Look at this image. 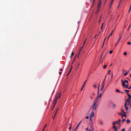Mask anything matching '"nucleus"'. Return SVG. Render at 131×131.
Segmentation results:
<instances>
[{
  "instance_id": "nucleus-9",
  "label": "nucleus",
  "mask_w": 131,
  "mask_h": 131,
  "mask_svg": "<svg viewBox=\"0 0 131 131\" xmlns=\"http://www.w3.org/2000/svg\"><path fill=\"white\" fill-rule=\"evenodd\" d=\"M94 116V113L93 112H92L91 114L90 115V118L91 119V118Z\"/></svg>"
},
{
  "instance_id": "nucleus-36",
  "label": "nucleus",
  "mask_w": 131,
  "mask_h": 131,
  "mask_svg": "<svg viewBox=\"0 0 131 131\" xmlns=\"http://www.w3.org/2000/svg\"><path fill=\"white\" fill-rule=\"evenodd\" d=\"M84 85H83L82 86V88H81V91H82L83 89V87H84Z\"/></svg>"
},
{
  "instance_id": "nucleus-64",
  "label": "nucleus",
  "mask_w": 131,
  "mask_h": 131,
  "mask_svg": "<svg viewBox=\"0 0 131 131\" xmlns=\"http://www.w3.org/2000/svg\"><path fill=\"white\" fill-rule=\"evenodd\" d=\"M129 108H130L131 107V104H130V105H129Z\"/></svg>"
},
{
  "instance_id": "nucleus-54",
  "label": "nucleus",
  "mask_w": 131,
  "mask_h": 131,
  "mask_svg": "<svg viewBox=\"0 0 131 131\" xmlns=\"http://www.w3.org/2000/svg\"><path fill=\"white\" fill-rule=\"evenodd\" d=\"M94 4H93V3L92 4V5L91 6V7H92L93 6V5H94Z\"/></svg>"
},
{
  "instance_id": "nucleus-41",
  "label": "nucleus",
  "mask_w": 131,
  "mask_h": 131,
  "mask_svg": "<svg viewBox=\"0 0 131 131\" xmlns=\"http://www.w3.org/2000/svg\"><path fill=\"white\" fill-rule=\"evenodd\" d=\"M111 70H109L108 72V74H110Z\"/></svg>"
},
{
  "instance_id": "nucleus-57",
  "label": "nucleus",
  "mask_w": 131,
  "mask_h": 131,
  "mask_svg": "<svg viewBox=\"0 0 131 131\" xmlns=\"http://www.w3.org/2000/svg\"><path fill=\"white\" fill-rule=\"evenodd\" d=\"M131 9V8H130V9H129V10L128 11V13H129L130 12V10Z\"/></svg>"
},
{
  "instance_id": "nucleus-46",
  "label": "nucleus",
  "mask_w": 131,
  "mask_h": 131,
  "mask_svg": "<svg viewBox=\"0 0 131 131\" xmlns=\"http://www.w3.org/2000/svg\"><path fill=\"white\" fill-rule=\"evenodd\" d=\"M121 131H125V128H123L122 130H121Z\"/></svg>"
},
{
  "instance_id": "nucleus-23",
  "label": "nucleus",
  "mask_w": 131,
  "mask_h": 131,
  "mask_svg": "<svg viewBox=\"0 0 131 131\" xmlns=\"http://www.w3.org/2000/svg\"><path fill=\"white\" fill-rule=\"evenodd\" d=\"M113 73H112L111 77V79L110 80V82H111L112 80V78H113Z\"/></svg>"
},
{
  "instance_id": "nucleus-53",
  "label": "nucleus",
  "mask_w": 131,
  "mask_h": 131,
  "mask_svg": "<svg viewBox=\"0 0 131 131\" xmlns=\"http://www.w3.org/2000/svg\"><path fill=\"white\" fill-rule=\"evenodd\" d=\"M120 93H121L122 94H124V92H121L120 91V92H119Z\"/></svg>"
},
{
  "instance_id": "nucleus-37",
  "label": "nucleus",
  "mask_w": 131,
  "mask_h": 131,
  "mask_svg": "<svg viewBox=\"0 0 131 131\" xmlns=\"http://www.w3.org/2000/svg\"><path fill=\"white\" fill-rule=\"evenodd\" d=\"M103 23L102 24V25H101V29H102V28L103 27Z\"/></svg>"
},
{
  "instance_id": "nucleus-1",
  "label": "nucleus",
  "mask_w": 131,
  "mask_h": 131,
  "mask_svg": "<svg viewBox=\"0 0 131 131\" xmlns=\"http://www.w3.org/2000/svg\"><path fill=\"white\" fill-rule=\"evenodd\" d=\"M97 102L96 100H94L93 103V105L91 107L94 110H95L96 109L97 106L96 105Z\"/></svg>"
},
{
  "instance_id": "nucleus-25",
  "label": "nucleus",
  "mask_w": 131,
  "mask_h": 131,
  "mask_svg": "<svg viewBox=\"0 0 131 131\" xmlns=\"http://www.w3.org/2000/svg\"><path fill=\"white\" fill-rule=\"evenodd\" d=\"M100 8H97V12H96V13H97L99 12L100 9Z\"/></svg>"
},
{
  "instance_id": "nucleus-4",
  "label": "nucleus",
  "mask_w": 131,
  "mask_h": 131,
  "mask_svg": "<svg viewBox=\"0 0 131 131\" xmlns=\"http://www.w3.org/2000/svg\"><path fill=\"white\" fill-rule=\"evenodd\" d=\"M61 96V94L60 93H59V92H57L56 95L55 96V98L56 99H58Z\"/></svg>"
},
{
  "instance_id": "nucleus-16",
  "label": "nucleus",
  "mask_w": 131,
  "mask_h": 131,
  "mask_svg": "<svg viewBox=\"0 0 131 131\" xmlns=\"http://www.w3.org/2000/svg\"><path fill=\"white\" fill-rule=\"evenodd\" d=\"M122 82L123 83L122 85L124 87L125 86V83L124 82H123V81H122Z\"/></svg>"
},
{
  "instance_id": "nucleus-40",
  "label": "nucleus",
  "mask_w": 131,
  "mask_h": 131,
  "mask_svg": "<svg viewBox=\"0 0 131 131\" xmlns=\"http://www.w3.org/2000/svg\"><path fill=\"white\" fill-rule=\"evenodd\" d=\"M95 2V0H93V3L94 4Z\"/></svg>"
},
{
  "instance_id": "nucleus-10",
  "label": "nucleus",
  "mask_w": 131,
  "mask_h": 131,
  "mask_svg": "<svg viewBox=\"0 0 131 131\" xmlns=\"http://www.w3.org/2000/svg\"><path fill=\"white\" fill-rule=\"evenodd\" d=\"M57 99H56V98H55L54 99V101H53V103L54 105H55L56 104V103H57Z\"/></svg>"
},
{
  "instance_id": "nucleus-17",
  "label": "nucleus",
  "mask_w": 131,
  "mask_h": 131,
  "mask_svg": "<svg viewBox=\"0 0 131 131\" xmlns=\"http://www.w3.org/2000/svg\"><path fill=\"white\" fill-rule=\"evenodd\" d=\"M57 112H56L53 117V119H54V118H55V117H56V114H57Z\"/></svg>"
},
{
  "instance_id": "nucleus-20",
  "label": "nucleus",
  "mask_w": 131,
  "mask_h": 131,
  "mask_svg": "<svg viewBox=\"0 0 131 131\" xmlns=\"http://www.w3.org/2000/svg\"><path fill=\"white\" fill-rule=\"evenodd\" d=\"M127 123H129L130 122V120L129 119H127L126 120Z\"/></svg>"
},
{
  "instance_id": "nucleus-24",
  "label": "nucleus",
  "mask_w": 131,
  "mask_h": 131,
  "mask_svg": "<svg viewBox=\"0 0 131 131\" xmlns=\"http://www.w3.org/2000/svg\"><path fill=\"white\" fill-rule=\"evenodd\" d=\"M128 85L127 84L126 85H125V86L124 87H125L127 89V88L128 87Z\"/></svg>"
},
{
  "instance_id": "nucleus-51",
  "label": "nucleus",
  "mask_w": 131,
  "mask_h": 131,
  "mask_svg": "<svg viewBox=\"0 0 131 131\" xmlns=\"http://www.w3.org/2000/svg\"><path fill=\"white\" fill-rule=\"evenodd\" d=\"M71 126H70L69 127V129L70 130V129H71ZM69 131H70V130H69Z\"/></svg>"
},
{
  "instance_id": "nucleus-12",
  "label": "nucleus",
  "mask_w": 131,
  "mask_h": 131,
  "mask_svg": "<svg viewBox=\"0 0 131 131\" xmlns=\"http://www.w3.org/2000/svg\"><path fill=\"white\" fill-rule=\"evenodd\" d=\"M81 122H82V121H80V123H79V124H78V125H77V126L76 127V128L75 130V131H76L78 128V127L79 126V125H80V123H81Z\"/></svg>"
},
{
  "instance_id": "nucleus-8",
  "label": "nucleus",
  "mask_w": 131,
  "mask_h": 131,
  "mask_svg": "<svg viewBox=\"0 0 131 131\" xmlns=\"http://www.w3.org/2000/svg\"><path fill=\"white\" fill-rule=\"evenodd\" d=\"M121 37H122V36H121V35H120L119 36V38L118 40L117 41V42L116 43V44L115 45V46H116L117 44H118V43L119 42V41L121 39Z\"/></svg>"
},
{
  "instance_id": "nucleus-47",
  "label": "nucleus",
  "mask_w": 131,
  "mask_h": 131,
  "mask_svg": "<svg viewBox=\"0 0 131 131\" xmlns=\"http://www.w3.org/2000/svg\"><path fill=\"white\" fill-rule=\"evenodd\" d=\"M79 54V52L78 54V55L77 56V54H76V56H77L78 57H79V54Z\"/></svg>"
},
{
  "instance_id": "nucleus-30",
  "label": "nucleus",
  "mask_w": 131,
  "mask_h": 131,
  "mask_svg": "<svg viewBox=\"0 0 131 131\" xmlns=\"http://www.w3.org/2000/svg\"><path fill=\"white\" fill-rule=\"evenodd\" d=\"M99 123H100V124L102 125H103V122H102V121H100Z\"/></svg>"
},
{
  "instance_id": "nucleus-32",
  "label": "nucleus",
  "mask_w": 131,
  "mask_h": 131,
  "mask_svg": "<svg viewBox=\"0 0 131 131\" xmlns=\"http://www.w3.org/2000/svg\"><path fill=\"white\" fill-rule=\"evenodd\" d=\"M113 107H116V105L114 104H113Z\"/></svg>"
},
{
  "instance_id": "nucleus-15",
  "label": "nucleus",
  "mask_w": 131,
  "mask_h": 131,
  "mask_svg": "<svg viewBox=\"0 0 131 131\" xmlns=\"http://www.w3.org/2000/svg\"><path fill=\"white\" fill-rule=\"evenodd\" d=\"M113 127L115 129V131H117V128L116 126H115V125H113Z\"/></svg>"
},
{
  "instance_id": "nucleus-55",
  "label": "nucleus",
  "mask_w": 131,
  "mask_h": 131,
  "mask_svg": "<svg viewBox=\"0 0 131 131\" xmlns=\"http://www.w3.org/2000/svg\"><path fill=\"white\" fill-rule=\"evenodd\" d=\"M93 86L95 88H96V85H93Z\"/></svg>"
},
{
  "instance_id": "nucleus-28",
  "label": "nucleus",
  "mask_w": 131,
  "mask_h": 131,
  "mask_svg": "<svg viewBox=\"0 0 131 131\" xmlns=\"http://www.w3.org/2000/svg\"><path fill=\"white\" fill-rule=\"evenodd\" d=\"M124 82L125 83L126 82L127 83H128V81L127 80H125L124 81Z\"/></svg>"
},
{
  "instance_id": "nucleus-63",
  "label": "nucleus",
  "mask_w": 131,
  "mask_h": 131,
  "mask_svg": "<svg viewBox=\"0 0 131 131\" xmlns=\"http://www.w3.org/2000/svg\"><path fill=\"white\" fill-rule=\"evenodd\" d=\"M88 127L86 128V129H86V130H88Z\"/></svg>"
},
{
  "instance_id": "nucleus-38",
  "label": "nucleus",
  "mask_w": 131,
  "mask_h": 131,
  "mask_svg": "<svg viewBox=\"0 0 131 131\" xmlns=\"http://www.w3.org/2000/svg\"><path fill=\"white\" fill-rule=\"evenodd\" d=\"M116 91L117 92H118L119 93L120 92V91L118 90V89H117L116 90Z\"/></svg>"
},
{
  "instance_id": "nucleus-3",
  "label": "nucleus",
  "mask_w": 131,
  "mask_h": 131,
  "mask_svg": "<svg viewBox=\"0 0 131 131\" xmlns=\"http://www.w3.org/2000/svg\"><path fill=\"white\" fill-rule=\"evenodd\" d=\"M99 90H98L97 91V96L96 97V98L94 100H96V101L97 102V99L99 97H101V94H100L99 95Z\"/></svg>"
},
{
  "instance_id": "nucleus-39",
  "label": "nucleus",
  "mask_w": 131,
  "mask_h": 131,
  "mask_svg": "<svg viewBox=\"0 0 131 131\" xmlns=\"http://www.w3.org/2000/svg\"><path fill=\"white\" fill-rule=\"evenodd\" d=\"M128 73V72H126L125 73H124V75L125 76H126L127 74Z\"/></svg>"
},
{
  "instance_id": "nucleus-22",
  "label": "nucleus",
  "mask_w": 131,
  "mask_h": 131,
  "mask_svg": "<svg viewBox=\"0 0 131 131\" xmlns=\"http://www.w3.org/2000/svg\"><path fill=\"white\" fill-rule=\"evenodd\" d=\"M114 29L112 31V32L109 35V36H111V35H112L114 31Z\"/></svg>"
},
{
  "instance_id": "nucleus-59",
  "label": "nucleus",
  "mask_w": 131,
  "mask_h": 131,
  "mask_svg": "<svg viewBox=\"0 0 131 131\" xmlns=\"http://www.w3.org/2000/svg\"><path fill=\"white\" fill-rule=\"evenodd\" d=\"M58 108H57V110H56V112H57V111H58Z\"/></svg>"
},
{
  "instance_id": "nucleus-7",
  "label": "nucleus",
  "mask_w": 131,
  "mask_h": 131,
  "mask_svg": "<svg viewBox=\"0 0 131 131\" xmlns=\"http://www.w3.org/2000/svg\"><path fill=\"white\" fill-rule=\"evenodd\" d=\"M124 107L126 111H127L128 107L127 106V102H125L124 104Z\"/></svg>"
},
{
  "instance_id": "nucleus-6",
  "label": "nucleus",
  "mask_w": 131,
  "mask_h": 131,
  "mask_svg": "<svg viewBox=\"0 0 131 131\" xmlns=\"http://www.w3.org/2000/svg\"><path fill=\"white\" fill-rule=\"evenodd\" d=\"M102 4V2L101 1H99L98 5L97 8H100Z\"/></svg>"
},
{
  "instance_id": "nucleus-48",
  "label": "nucleus",
  "mask_w": 131,
  "mask_h": 131,
  "mask_svg": "<svg viewBox=\"0 0 131 131\" xmlns=\"http://www.w3.org/2000/svg\"><path fill=\"white\" fill-rule=\"evenodd\" d=\"M125 121V119H123L122 120V122H124Z\"/></svg>"
},
{
  "instance_id": "nucleus-26",
  "label": "nucleus",
  "mask_w": 131,
  "mask_h": 131,
  "mask_svg": "<svg viewBox=\"0 0 131 131\" xmlns=\"http://www.w3.org/2000/svg\"><path fill=\"white\" fill-rule=\"evenodd\" d=\"M71 70H70L69 71V72H68V73L67 75V76H68L70 74V73L71 72Z\"/></svg>"
},
{
  "instance_id": "nucleus-14",
  "label": "nucleus",
  "mask_w": 131,
  "mask_h": 131,
  "mask_svg": "<svg viewBox=\"0 0 131 131\" xmlns=\"http://www.w3.org/2000/svg\"><path fill=\"white\" fill-rule=\"evenodd\" d=\"M104 84H102L101 86V90L102 91V90L103 89L104 87Z\"/></svg>"
},
{
  "instance_id": "nucleus-21",
  "label": "nucleus",
  "mask_w": 131,
  "mask_h": 131,
  "mask_svg": "<svg viewBox=\"0 0 131 131\" xmlns=\"http://www.w3.org/2000/svg\"><path fill=\"white\" fill-rule=\"evenodd\" d=\"M83 47L82 46V47L80 48V50H79V54H80V52H81V50L83 48Z\"/></svg>"
},
{
  "instance_id": "nucleus-5",
  "label": "nucleus",
  "mask_w": 131,
  "mask_h": 131,
  "mask_svg": "<svg viewBox=\"0 0 131 131\" xmlns=\"http://www.w3.org/2000/svg\"><path fill=\"white\" fill-rule=\"evenodd\" d=\"M127 95L128 96V99L127 100H126L125 101L127 102V101H129V100H130V99L131 98V96L129 94H128Z\"/></svg>"
},
{
  "instance_id": "nucleus-19",
  "label": "nucleus",
  "mask_w": 131,
  "mask_h": 131,
  "mask_svg": "<svg viewBox=\"0 0 131 131\" xmlns=\"http://www.w3.org/2000/svg\"><path fill=\"white\" fill-rule=\"evenodd\" d=\"M125 91L126 92V93L127 94V95L128 93V92H129V91L128 90H125Z\"/></svg>"
},
{
  "instance_id": "nucleus-43",
  "label": "nucleus",
  "mask_w": 131,
  "mask_h": 131,
  "mask_svg": "<svg viewBox=\"0 0 131 131\" xmlns=\"http://www.w3.org/2000/svg\"><path fill=\"white\" fill-rule=\"evenodd\" d=\"M121 111L124 114H125V112L123 111V109L121 110Z\"/></svg>"
},
{
  "instance_id": "nucleus-33",
  "label": "nucleus",
  "mask_w": 131,
  "mask_h": 131,
  "mask_svg": "<svg viewBox=\"0 0 131 131\" xmlns=\"http://www.w3.org/2000/svg\"><path fill=\"white\" fill-rule=\"evenodd\" d=\"M108 83L107 84H106V86L105 88V89H106L107 87L108 86Z\"/></svg>"
},
{
  "instance_id": "nucleus-34",
  "label": "nucleus",
  "mask_w": 131,
  "mask_h": 131,
  "mask_svg": "<svg viewBox=\"0 0 131 131\" xmlns=\"http://www.w3.org/2000/svg\"><path fill=\"white\" fill-rule=\"evenodd\" d=\"M127 44L128 45H131V42H128L127 43Z\"/></svg>"
},
{
  "instance_id": "nucleus-45",
  "label": "nucleus",
  "mask_w": 131,
  "mask_h": 131,
  "mask_svg": "<svg viewBox=\"0 0 131 131\" xmlns=\"http://www.w3.org/2000/svg\"><path fill=\"white\" fill-rule=\"evenodd\" d=\"M122 0H120V2H119V6H118V7H119V5H120V4L121 3V1H122Z\"/></svg>"
},
{
  "instance_id": "nucleus-18",
  "label": "nucleus",
  "mask_w": 131,
  "mask_h": 131,
  "mask_svg": "<svg viewBox=\"0 0 131 131\" xmlns=\"http://www.w3.org/2000/svg\"><path fill=\"white\" fill-rule=\"evenodd\" d=\"M106 77H105V78L104 79V80L103 81V82L102 83V84H105V79H106Z\"/></svg>"
},
{
  "instance_id": "nucleus-29",
  "label": "nucleus",
  "mask_w": 131,
  "mask_h": 131,
  "mask_svg": "<svg viewBox=\"0 0 131 131\" xmlns=\"http://www.w3.org/2000/svg\"><path fill=\"white\" fill-rule=\"evenodd\" d=\"M55 105H54L52 107V108L51 109V110H52L55 107Z\"/></svg>"
},
{
  "instance_id": "nucleus-60",
  "label": "nucleus",
  "mask_w": 131,
  "mask_h": 131,
  "mask_svg": "<svg viewBox=\"0 0 131 131\" xmlns=\"http://www.w3.org/2000/svg\"><path fill=\"white\" fill-rule=\"evenodd\" d=\"M124 114V116L125 117H126V115L125 114Z\"/></svg>"
},
{
  "instance_id": "nucleus-62",
  "label": "nucleus",
  "mask_w": 131,
  "mask_h": 131,
  "mask_svg": "<svg viewBox=\"0 0 131 131\" xmlns=\"http://www.w3.org/2000/svg\"><path fill=\"white\" fill-rule=\"evenodd\" d=\"M86 39H85V41H84V43H85V42H86Z\"/></svg>"
},
{
  "instance_id": "nucleus-13",
  "label": "nucleus",
  "mask_w": 131,
  "mask_h": 131,
  "mask_svg": "<svg viewBox=\"0 0 131 131\" xmlns=\"http://www.w3.org/2000/svg\"><path fill=\"white\" fill-rule=\"evenodd\" d=\"M113 2L114 1H112L111 2L110 4V5H109L110 9L111 7Z\"/></svg>"
},
{
  "instance_id": "nucleus-31",
  "label": "nucleus",
  "mask_w": 131,
  "mask_h": 131,
  "mask_svg": "<svg viewBox=\"0 0 131 131\" xmlns=\"http://www.w3.org/2000/svg\"><path fill=\"white\" fill-rule=\"evenodd\" d=\"M106 67H107V65H105L104 66L103 68L105 69L106 68Z\"/></svg>"
},
{
  "instance_id": "nucleus-27",
  "label": "nucleus",
  "mask_w": 131,
  "mask_h": 131,
  "mask_svg": "<svg viewBox=\"0 0 131 131\" xmlns=\"http://www.w3.org/2000/svg\"><path fill=\"white\" fill-rule=\"evenodd\" d=\"M123 54L124 55H126L127 54V53L126 52H124Z\"/></svg>"
},
{
  "instance_id": "nucleus-56",
  "label": "nucleus",
  "mask_w": 131,
  "mask_h": 131,
  "mask_svg": "<svg viewBox=\"0 0 131 131\" xmlns=\"http://www.w3.org/2000/svg\"><path fill=\"white\" fill-rule=\"evenodd\" d=\"M89 118V117L88 116H86V119H88Z\"/></svg>"
},
{
  "instance_id": "nucleus-50",
  "label": "nucleus",
  "mask_w": 131,
  "mask_h": 131,
  "mask_svg": "<svg viewBox=\"0 0 131 131\" xmlns=\"http://www.w3.org/2000/svg\"><path fill=\"white\" fill-rule=\"evenodd\" d=\"M86 81H85V82L84 83H83V85H84H84L85 84V82H86Z\"/></svg>"
},
{
  "instance_id": "nucleus-11",
  "label": "nucleus",
  "mask_w": 131,
  "mask_h": 131,
  "mask_svg": "<svg viewBox=\"0 0 131 131\" xmlns=\"http://www.w3.org/2000/svg\"><path fill=\"white\" fill-rule=\"evenodd\" d=\"M131 100H129V101H127V105H129L131 104Z\"/></svg>"
},
{
  "instance_id": "nucleus-2",
  "label": "nucleus",
  "mask_w": 131,
  "mask_h": 131,
  "mask_svg": "<svg viewBox=\"0 0 131 131\" xmlns=\"http://www.w3.org/2000/svg\"><path fill=\"white\" fill-rule=\"evenodd\" d=\"M121 121V119H119L118 120V121H117L116 122H113V125H115V124L116 123H117L119 125H120L121 124L120 122Z\"/></svg>"
},
{
  "instance_id": "nucleus-44",
  "label": "nucleus",
  "mask_w": 131,
  "mask_h": 131,
  "mask_svg": "<svg viewBox=\"0 0 131 131\" xmlns=\"http://www.w3.org/2000/svg\"><path fill=\"white\" fill-rule=\"evenodd\" d=\"M112 52H113V51H112V50L110 51L109 52L111 54L112 53Z\"/></svg>"
},
{
  "instance_id": "nucleus-35",
  "label": "nucleus",
  "mask_w": 131,
  "mask_h": 131,
  "mask_svg": "<svg viewBox=\"0 0 131 131\" xmlns=\"http://www.w3.org/2000/svg\"><path fill=\"white\" fill-rule=\"evenodd\" d=\"M91 131H93V128L92 127V126H91Z\"/></svg>"
},
{
  "instance_id": "nucleus-52",
  "label": "nucleus",
  "mask_w": 131,
  "mask_h": 131,
  "mask_svg": "<svg viewBox=\"0 0 131 131\" xmlns=\"http://www.w3.org/2000/svg\"><path fill=\"white\" fill-rule=\"evenodd\" d=\"M47 126V124H46L44 127V128H45Z\"/></svg>"
},
{
  "instance_id": "nucleus-61",
  "label": "nucleus",
  "mask_w": 131,
  "mask_h": 131,
  "mask_svg": "<svg viewBox=\"0 0 131 131\" xmlns=\"http://www.w3.org/2000/svg\"><path fill=\"white\" fill-rule=\"evenodd\" d=\"M61 73V72H59V74L60 75Z\"/></svg>"
},
{
  "instance_id": "nucleus-58",
  "label": "nucleus",
  "mask_w": 131,
  "mask_h": 131,
  "mask_svg": "<svg viewBox=\"0 0 131 131\" xmlns=\"http://www.w3.org/2000/svg\"><path fill=\"white\" fill-rule=\"evenodd\" d=\"M106 38H105V39L104 40V41H103V42H105V39H106Z\"/></svg>"
},
{
  "instance_id": "nucleus-42",
  "label": "nucleus",
  "mask_w": 131,
  "mask_h": 131,
  "mask_svg": "<svg viewBox=\"0 0 131 131\" xmlns=\"http://www.w3.org/2000/svg\"><path fill=\"white\" fill-rule=\"evenodd\" d=\"M74 52H72L71 54V56H73L74 55Z\"/></svg>"
},
{
  "instance_id": "nucleus-49",
  "label": "nucleus",
  "mask_w": 131,
  "mask_h": 131,
  "mask_svg": "<svg viewBox=\"0 0 131 131\" xmlns=\"http://www.w3.org/2000/svg\"><path fill=\"white\" fill-rule=\"evenodd\" d=\"M131 88V85L129 86V87H128V88H127V89H130Z\"/></svg>"
}]
</instances>
